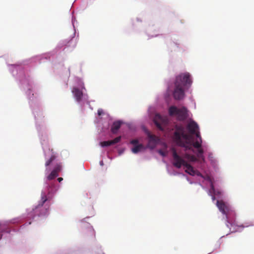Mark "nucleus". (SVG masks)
<instances>
[{"label":"nucleus","mask_w":254,"mask_h":254,"mask_svg":"<svg viewBox=\"0 0 254 254\" xmlns=\"http://www.w3.org/2000/svg\"><path fill=\"white\" fill-rule=\"evenodd\" d=\"M190 134L185 133L182 126H177L174 133V140L179 146L184 147L186 150H192V147L197 149V156L204 160L203 150L201 147L202 138L198 131V125L194 121H190L187 126Z\"/></svg>","instance_id":"nucleus-1"},{"label":"nucleus","mask_w":254,"mask_h":254,"mask_svg":"<svg viewBox=\"0 0 254 254\" xmlns=\"http://www.w3.org/2000/svg\"><path fill=\"white\" fill-rule=\"evenodd\" d=\"M192 83L189 73H182L176 77L173 96L176 100H181L185 96L184 88H189Z\"/></svg>","instance_id":"nucleus-2"},{"label":"nucleus","mask_w":254,"mask_h":254,"mask_svg":"<svg viewBox=\"0 0 254 254\" xmlns=\"http://www.w3.org/2000/svg\"><path fill=\"white\" fill-rule=\"evenodd\" d=\"M171 151L173 158V165L177 168H180L182 166L186 168V173L190 175L194 176L195 174V171L193 168L186 161L179 156L175 148H172Z\"/></svg>","instance_id":"nucleus-3"},{"label":"nucleus","mask_w":254,"mask_h":254,"mask_svg":"<svg viewBox=\"0 0 254 254\" xmlns=\"http://www.w3.org/2000/svg\"><path fill=\"white\" fill-rule=\"evenodd\" d=\"M216 205L220 212L226 216L228 218V214L231 210V208L228 204L222 200H218L216 202Z\"/></svg>","instance_id":"nucleus-4"},{"label":"nucleus","mask_w":254,"mask_h":254,"mask_svg":"<svg viewBox=\"0 0 254 254\" xmlns=\"http://www.w3.org/2000/svg\"><path fill=\"white\" fill-rule=\"evenodd\" d=\"M62 165L60 162L56 163L54 165L53 170L47 176L48 180H52L58 176L59 173L62 171Z\"/></svg>","instance_id":"nucleus-5"},{"label":"nucleus","mask_w":254,"mask_h":254,"mask_svg":"<svg viewBox=\"0 0 254 254\" xmlns=\"http://www.w3.org/2000/svg\"><path fill=\"white\" fill-rule=\"evenodd\" d=\"M153 121L156 126L161 130H163V126L165 125L167 122L166 118L162 117L159 114L155 115Z\"/></svg>","instance_id":"nucleus-6"},{"label":"nucleus","mask_w":254,"mask_h":254,"mask_svg":"<svg viewBox=\"0 0 254 254\" xmlns=\"http://www.w3.org/2000/svg\"><path fill=\"white\" fill-rule=\"evenodd\" d=\"M147 136L149 138L148 146L151 148H154L159 141V137L155 135L151 134L149 132H147Z\"/></svg>","instance_id":"nucleus-7"},{"label":"nucleus","mask_w":254,"mask_h":254,"mask_svg":"<svg viewBox=\"0 0 254 254\" xmlns=\"http://www.w3.org/2000/svg\"><path fill=\"white\" fill-rule=\"evenodd\" d=\"M121 139V136H118L116 137L113 140H108V141H104L100 142V145L102 147H106L109 146L113 144H115L117 143H118L120 141Z\"/></svg>","instance_id":"nucleus-8"},{"label":"nucleus","mask_w":254,"mask_h":254,"mask_svg":"<svg viewBox=\"0 0 254 254\" xmlns=\"http://www.w3.org/2000/svg\"><path fill=\"white\" fill-rule=\"evenodd\" d=\"M57 156L55 154H52L49 159H48L45 162V171L49 172L51 170V165H53V162L56 159Z\"/></svg>","instance_id":"nucleus-9"},{"label":"nucleus","mask_w":254,"mask_h":254,"mask_svg":"<svg viewBox=\"0 0 254 254\" xmlns=\"http://www.w3.org/2000/svg\"><path fill=\"white\" fill-rule=\"evenodd\" d=\"M178 118L180 120H183L186 117L187 115V110L185 107H182L179 109L177 114Z\"/></svg>","instance_id":"nucleus-10"},{"label":"nucleus","mask_w":254,"mask_h":254,"mask_svg":"<svg viewBox=\"0 0 254 254\" xmlns=\"http://www.w3.org/2000/svg\"><path fill=\"white\" fill-rule=\"evenodd\" d=\"M72 92L77 101L79 102L82 97V92L76 87H74L72 89Z\"/></svg>","instance_id":"nucleus-11"},{"label":"nucleus","mask_w":254,"mask_h":254,"mask_svg":"<svg viewBox=\"0 0 254 254\" xmlns=\"http://www.w3.org/2000/svg\"><path fill=\"white\" fill-rule=\"evenodd\" d=\"M122 124V122L120 121L114 122L111 127V131L112 133L114 134L117 133V131L120 128Z\"/></svg>","instance_id":"nucleus-12"},{"label":"nucleus","mask_w":254,"mask_h":254,"mask_svg":"<svg viewBox=\"0 0 254 254\" xmlns=\"http://www.w3.org/2000/svg\"><path fill=\"white\" fill-rule=\"evenodd\" d=\"M179 109L176 107L172 106L169 109V113L170 116L177 115Z\"/></svg>","instance_id":"nucleus-13"},{"label":"nucleus","mask_w":254,"mask_h":254,"mask_svg":"<svg viewBox=\"0 0 254 254\" xmlns=\"http://www.w3.org/2000/svg\"><path fill=\"white\" fill-rule=\"evenodd\" d=\"M143 146L142 144H140L138 145H135L131 149L132 152L133 153H137L140 151L142 149H143Z\"/></svg>","instance_id":"nucleus-14"},{"label":"nucleus","mask_w":254,"mask_h":254,"mask_svg":"<svg viewBox=\"0 0 254 254\" xmlns=\"http://www.w3.org/2000/svg\"><path fill=\"white\" fill-rule=\"evenodd\" d=\"M47 200V196L44 192H42L41 194V199L39 202V206H42L45 202Z\"/></svg>","instance_id":"nucleus-15"},{"label":"nucleus","mask_w":254,"mask_h":254,"mask_svg":"<svg viewBox=\"0 0 254 254\" xmlns=\"http://www.w3.org/2000/svg\"><path fill=\"white\" fill-rule=\"evenodd\" d=\"M185 156L186 158H187V159H188L189 160H190L191 162H195L197 161L196 157L193 155L186 154Z\"/></svg>","instance_id":"nucleus-16"},{"label":"nucleus","mask_w":254,"mask_h":254,"mask_svg":"<svg viewBox=\"0 0 254 254\" xmlns=\"http://www.w3.org/2000/svg\"><path fill=\"white\" fill-rule=\"evenodd\" d=\"M69 43H73V47H75L76 46L75 41L74 40L73 38L71 39L68 41V42L66 44V46H67V47L70 46V45L68 44H69Z\"/></svg>","instance_id":"nucleus-17"},{"label":"nucleus","mask_w":254,"mask_h":254,"mask_svg":"<svg viewBox=\"0 0 254 254\" xmlns=\"http://www.w3.org/2000/svg\"><path fill=\"white\" fill-rule=\"evenodd\" d=\"M159 153L162 156H166L167 155V152L161 150L158 151Z\"/></svg>","instance_id":"nucleus-18"},{"label":"nucleus","mask_w":254,"mask_h":254,"mask_svg":"<svg viewBox=\"0 0 254 254\" xmlns=\"http://www.w3.org/2000/svg\"><path fill=\"white\" fill-rule=\"evenodd\" d=\"M210 187H211V189H210V190H209V193H211V191L214 192L215 190V189H214V186L212 183H211V184Z\"/></svg>","instance_id":"nucleus-19"},{"label":"nucleus","mask_w":254,"mask_h":254,"mask_svg":"<svg viewBox=\"0 0 254 254\" xmlns=\"http://www.w3.org/2000/svg\"><path fill=\"white\" fill-rule=\"evenodd\" d=\"M88 231L89 232V233H90L93 236H94L95 234H94V230L91 228H89L88 230Z\"/></svg>","instance_id":"nucleus-20"},{"label":"nucleus","mask_w":254,"mask_h":254,"mask_svg":"<svg viewBox=\"0 0 254 254\" xmlns=\"http://www.w3.org/2000/svg\"><path fill=\"white\" fill-rule=\"evenodd\" d=\"M130 143L132 144L136 145L138 143V140L136 139L132 140Z\"/></svg>","instance_id":"nucleus-21"},{"label":"nucleus","mask_w":254,"mask_h":254,"mask_svg":"<svg viewBox=\"0 0 254 254\" xmlns=\"http://www.w3.org/2000/svg\"><path fill=\"white\" fill-rule=\"evenodd\" d=\"M103 114V111L102 110H98V114L100 116Z\"/></svg>","instance_id":"nucleus-22"},{"label":"nucleus","mask_w":254,"mask_h":254,"mask_svg":"<svg viewBox=\"0 0 254 254\" xmlns=\"http://www.w3.org/2000/svg\"><path fill=\"white\" fill-rule=\"evenodd\" d=\"M63 180V179L61 177H60V178H58V181L59 182H61V181H62Z\"/></svg>","instance_id":"nucleus-23"},{"label":"nucleus","mask_w":254,"mask_h":254,"mask_svg":"<svg viewBox=\"0 0 254 254\" xmlns=\"http://www.w3.org/2000/svg\"><path fill=\"white\" fill-rule=\"evenodd\" d=\"M1 224L0 223V230H1ZM2 235L0 234V240L1 239Z\"/></svg>","instance_id":"nucleus-24"},{"label":"nucleus","mask_w":254,"mask_h":254,"mask_svg":"<svg viewBox=\"0 0 254 254\" xmlns=\"http://www.w3.org/2000/svg\"><path fill=\"white\" fill-rule=\"evenodd\" d=\"M100 164L101 166H103L104 163H103V161H101L100 162Z\"/></svg>","instance_id":"nucleus-25"},{"label":"nucleus","mask_w":254,"mask_h":254,"mask_svg":"<svg viewBox=\"0 0 254 254\" xmlns=\"http://www.w3.org/2000/svg\"><path fill=\"white\" fill-rule=\"evenodd\" d=\"M212 199L214 200L215 199V197L214 195H212Z\"/></svg>","instance_id":"nucleus-26"}]
</instances>
